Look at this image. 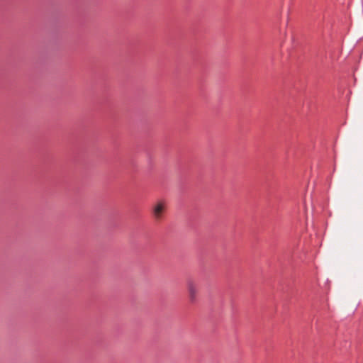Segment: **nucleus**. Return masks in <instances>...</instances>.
Masks as SVG:
<instances>
[{
	"label": "nucleus",
	"instance_id": "nucleus-1",
	"mask_svg": "<svg viewBox=\"0 0 363 363\" xmlns=\"http://www.w3.org/2000/svg\"><path fill=\"white\" fill-rule=\"evenodd\" d=\"M167 209L166 202L164 201H157L152 208V213L155 220L160 221L164 217Z\"/></svg>",
	"mask_w": 363,
	"mask_h": 363
},
{
	"label": "nucleus",
	"instance_id": "nucleus-2",
	"mask_svg": "<svg viewBox=\"0 0 363 363\" xmlns=\"http://www.w3.org/2000/svg\"><path fill=\"white\" fill-rule=\"evenodd\" d=\"M187 291L189 294V300L191 303L196 301L198 294L197 284L191 279H189L186 283Z\"/></svg>",
	"mask_w": 363,
	"mask_h": 363
}]
</instances>
